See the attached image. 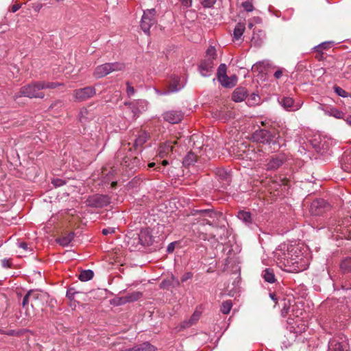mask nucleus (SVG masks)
Masks as SVG:
<instances>
[{"mask_svg": "<svg viewBox=\"0 0 351 351\" xmlns=\"http://www.w3.org/2000/svg\"><path fill=\"white\" fill-rule=\"evenodd\" d=\"M258 99H259V97H258V96L257 95L252 94L251 95L250 99H249L248 101L250 102V101L252 100V103L251 104H257L258 102Z\"/></svg>", "mask_w": 351, "mask_h": 351, "instance_id": "nucleus-51", "label": "nucleus"}, {"mask_svg": "<svg viewBox=\"0 0 351 351\" xmlns=\"http://www.w3.org/2000/svg\"><path fill=\"white\" fill-rule=\"evenodd\" d=\"M332 237L337 239H351V217L346 218L329 227Z\"/></svg>", "mask_w": 351, "mask_h": 351, "instance_id": "nucleus-3", "label": "nucleus"}, {"mask_svg": "<svg viewBox=\"0 0 351 351\" xmlns=\"http://www.w3.org/2000/svg\"><path fill=\"white\" fill-rule=\"evenodd\" d=\"M89 112L86 108L81 109L79 114V119L80 122L85 123L88 119H89Z\"/></svg>", "mask_w": 351, "mask_h": 351, "instance_id": "nucleus-37", "label": "nucleus"}, {"mask_svg": "<svg viewBox=\"0 0 351 351\" xmlns=\"http://www.w3.org/2000/svg\"><path fill=\"white\" fill-rule=\"evenodd\" d=\"M216 0H202V5L204 8H211L215 3Z\"/></svg>", "mask_w": 351, "mask_h": 351, "instance_id": "nucleus-44", "label": "nucleus"}, {"mask_svg": "<svg viewBox=\"0 0 351 351\" xmlns=\"http://www.w3.org/2000/svg\"><path fill=\"white\" fill-rule=\"evenodd\" d=\"M274 75L276 79H279L282 75V71L281 70H277Z\"/></svg>", "mask_w": 351, "mask_h": 351, "instance_id": "nucleus-58", "label": "nucleus"}, {"mask_svg": "<svg viewBox=\"0 0 351 351\" xmlns=\"http://www.w3.org/2000/svg\"><path fill=\"white\" fill-rule=\"evenodd\" d=\"M28 293H32V298H29L31 307L32 308H36L37 307H38V301L41 295L37 291H29Z\"/></svg>", "mask_w": 351, "mask_h": 351, "instance_id": "nucleus-31", "label": "nucleus"}, {"mask_svg": "<svg viewBox=\"0 0 351 351\" xmlns=\"http://www.w3.org/2000/svg\"><path fill=\"white\" fill-rule=\"evenodd\" d=\"M280 103L288 111H296L302 106V104L299 102L295 103L293 99L289 97L282 98Z\"/></svg>", "mask_w": 351, "mask_h": 351, "instance_id": "nucleus-12", "label": "nucleus"}, {"mask_svg": "<svg viewBox=\"0 0 351 351\" xmlns=\"http://www.w3.org/2000/svg\"><path fill=\"white\" fill-rule=\"evenodd\" d=\"M254 141L257 143L277 145L279 147L278 144L276 142V136L273 135L269 131L263 129L256 130L252 136Z\"/></svg>", "mask_w": 351, "mask_h": 351, "instance_id": "nucleus-5", "label": "nucleus"}, {"mask_svg": "<svg viewBox=\"0 0 351 351\" xmlns=\"http://www.w3.org/2000/svg\"><path fill=\"white\" fill-rule=\"evenodd\" d=\"M346 121L349 125L351 126V115L347 117V118L346 119Z\"/></svg>", "mask_w": 351, "mask_h": 351, "instance_id": "nucleus-60", "label": "nucleus"}, {"mask_svg": "<svg viewBox=\"0 0 351 351\" xmlns=\"http://www.w3.org/2000/svg\"><path fill=\"white\" fill-rule=\"evenodd\" d=\"M285 161L283 156L278 155L271 158L265 165L267 171H274L279 168Z\"/></svg>", "mask_w": 351, "mask_h": 351, "instance_id": "nucleus-14", "label": "nucleus"}, {"mask_svg": "<svg viewBox=\"0 0 351 351\" xmlns=\"http://www.w3.org/2000/svg\"><path fill=\"white\" fill-rule=\"evenodd\" d=\"M182 6L185 8H189L192 5V1L193 0H179Z\"/></svg>", "mask_w": 351, "mask_h": 351, "instance_id": "nucleus-46", "label": "nucleus"}, {"mask_svg": "<svg viewBox=\"0 0 351 351\" xmlns=\"http://www.w3.org/2000/svg\"><path fill=\"white\" fill-rule=\"evenodd\" d=\"M183 118V114L181 111L178 110H170L163 114V119L172 124L178 123Z\"/></svg>", "mask_w": 351, "mask_h": 351, "instance_id": "nucleus-11", "label": "nucleus"}, {"mask_svg": "<svg viewBox=\"0 0 351 351\" xmlns=\"http://www.w3.org/2000/svg\"><path fill=\"white\" fill-rule=\"evenodd\" d=\"M180 90H181V86L174 87L173 86H170L169 89L165 92H161L158 89L155 88V91L158 95H167L169 94L170 93L178 92Z\"/></svg>", "mask_w": 351, "mask_h": 351, "instance_id": "nucleus-38", "label": "nucleus"}, {"mask_svg": "<svg viewBox=\"0 0 351 351\" xmlns=\"http://www.w3.org/2000/svg\"><path fill=\"white\" fill-rule=\"evenodd\" d=\"M142 296V293L139 291H134L132 293H128L121 299L123 300L124 302H132L134 301H137Z\"/></svg>", "mask_w": 351, "mask_h": 351, "instance_id": "nucleus-22", "label": "nucleus"}, {"mask_svg": "<svg viewBox=\"0 0 351 351\" xmlns=\"http://www.w3.org/2000/svg\"><path fill=\"white\" fill-rule=\"evenodd\" d=\"M247 95V92L246 88L243 87H238L234 90L232 98L235 102H241L245 100Z\"/></svg>", "mask_w": 351, "mask_h": 351, "instance_id": "nucleus-15", "label": "nucleus"}, {"mask_svg": "<svg viewBox=\"0 0 351 351\" xmlns=\"http://www.w3.org/2000/svg\"><path fill=\"white\" fill-rule=\"evenodd\" d=\"M197 157L194 153L189 152L186 154L183 160V165L185 167H190L196 162Z\"/></svg>", "mask_w": 351, "mask_h": 351, "instance_id": "nucleus-29", "label": "nucleus"}, {"mask_svg": "<svg viewBox=\"0 0 351 351\" xmlns=\"http://www.w3.org/2000/svg\"><path fill=\"white\" fill-rule=\"evenodd\" d=\"M340 269L344 274L351 271V257H347L342 260L340 264Z\"/></svg>", "mask_w": 351, "mask_h": 351, "instance_id": "nucleus-28", "label": "nucleus"}, {"mask_svg": "<svg viewBox=\"0 0 351 351\" xmlns=\"http://www.w3.org/2000/svg\"><path fill=\"white\" fill-rule=\"evenodd\" d=\"M154 166H155V163H154V162H150V163H149V165H148V167H149V168H152V167H154Z\"/></svg>", "mask_w": 351, "mask_h": 351, "instance_id": "nucleus-63", "label": "nucleus"}, {"mask_svg": "<svg viewBox=\"0 0 351 351\" xmlns=\"http://www.w3.org/2000/svg\"><path fill=\"white\" fill-rule=\"evenodd\" d=\"M200 317V313L198 311H195L190 319L188 320L184 321L182 323L181 326L184 328H189L192 325L195 324L197 320Z\"/></svg>", "mask_w": 351, "mask_h": 351, "instance_id": "nucleus-21", "label": "nucleus"}, {"mask_svg": "<svg viewBox=\"0 0 351 351\" xmlns=\"http://www.w3.org/2000/svg\"><path fill=\"white\" fill-rule=\"evenodd\" d=\"M1 263H2V265L3 267H5V268H8V267H10V261L8 260V259H3L1 261Z\"/></svg>", "mask_w": 351, "mask_h": 351, "instance_id": "nucleus-54", "label": "nucleus"}, {"mask_svg": "<svg viewBox=\"0 0 351 351\" xmlns=\"http://www.w3.org/2000/svg\"><path fill=\"white\" fill-rule=\"evenodd\" d=\"M93 271L90 269H87L82 271L78 278L81 281L86 282L91 280L93 278Z\"/></svg>", "mask_w": 351, "mask_h": 351, "instance_id": "nucleus-30", "label": "nucleus"}, {"mask_svg": "<svg viewBox=\"0 0 351 351\" xmlns=\"http://www.w3.org/2000/svg\"><path fill=\"white\" fill-rule=\"evenodd\" d=\"M324 113L326 115L334 117L337 119H343L344 118V113L338 110L336 108L334 107H327L325 109H324Z\"/></svg>", "mask_w": 351, "mask_h": 351, "instance_id": "nucleus-18", "label": "nucleus"}, {"mask_svg": "<svg viewBox=\"0 0 351 351\" xmlns=\"http://www.w3.org/2000/svg\"><path fill=\"white\" fill-rule=\"evenodd\" d=\"M265 35V32L262 30H258V32H254L252 38V43L255 46L260 47L263 43Z\"/></svg>", "mask_w": 351, "mask_h": 351, "instance_id": "nucleus-19", "label": "nucleus"}, {"mask_svg": "<svg viewBox=\"0 0 351 351\" xmlns=\"http://www.w3.org/2000/svg\"><path fill=\"white\" fill-rule=\"evenodd\" d=\"M42 90H43L42 81L33 82L30 84L22 86L20 88V90L13 95V99L16 100L21 97H26L30 99H43L45 97V93L41 91Z\"/></svg>", "mask_w": 351, "mask_h": 351, "instance_id": "nucleus-2", "label": "nucleus"}, {"mask_svg": "<svg viewBox=\"0 0 351 351\" xmlns=\"http://www.w3.org/2000/svg\"><path fill=\"white\" fill-rule=\"evenodd\" d=\"M334 90H335V93L340 97H348V93L345 90H343L342 88H341L339 86H335L334 87Z\"/></svg>", "mask_w": 351, "mask_h": 351, "instance_id": "nucleus-40", "label": "nucleus"}, {"mask_svg": "<svg viewBox=\"0 0 351 351\" xmlns=\"http://www.w3.org/2000/svg\"><path fill=\"white\" fill-rule=\"evenodd\" d=\"M264 280L269 283H274L276 281L274 273L272 269L267 268L262 272Z\"/></svg>", "mask_w": 351, "mask_h": 351, "instance_id": "nucleus-24", "label": "nucleus"}, {"mask_svg": "<svg viewBox=\"0 0 351 351\" xmlns=\"http://www.w3.org/2000/svg\"><path fill=\"white\" fill-rule=\"evenodd\" d=\"M216 49L214 47L210 46L206 51V57L204 59H211L212 62H214V60L216 58Z\"/></svg>", "mask_w": 351, "mask_h": 351, "instance_id": "nucleus-35", "label": "nucleus"}, {"mask_svg": "<svg viewBox=\"0 0 351 351\" xmlns=\"http://www.w3.org/2000/svg\"><path fill=\"white\" fill-rule=\"evenodd\" d=\"M156 22V10L154 8L147 10L144 11V14L142 16L141 27L145 34L149 35L151 27L154 25Z\"/></svg>", "mask_w": 351, "mask_h": 351, "instance_id": "nucleus-6", "label": "nucleus"}, {"mask_svg": "<svg viewBox=\"0 0 351 351\" xmlns=\"http://www.w3.org/2000/svg\"><path fill=\"white\" fill-rule=\"evenodd\" d=\"M253 26H254V25H253V23H250L248 24V27H249V28H250V29H252V28L253 27Z\"/></svg>", "mask_w": 351, "mask_h": 351, "instance_id": "nucleus-64", "label": "nucleus"}, {"mask_svg": "<svg viewBox=\"0 0 351 351\" xmlns=\"http://www.w3.org/2000/svg\"><path fill=\"white\" fill-rule=\"evenodd\" d=\"M197 212L202 214V215H209L210 217H211L212 214V213L209 210H199Z\"/></svg>", "mask_w": 351, "mask_h": 351, "instance_id": "nucleus-56", "label": "nucleus"}, {"mask_svg": "<svg viewBox=\"0 0 351 351\" xmlns=\"http://www.w3.org/2000/svg\"><path fill=\"white\" fill-rule=\"evenodd\" d=\"M168 164H169V162H168V160H164L162 162V165L163 166H167Z\"/></svg>", "mask_w": 351, "mask_h": 351, "instance_id": "nucleus-61", "label": "nucleus"}, {"mask_svg": "<svg viewBox=\"0 0 351 351\" xmlns=\"http://www.w3.org/2000/svg\"><path fill=\"white\" fill-rule=\"evenodd\" d=\"M148 135L145 132H141L135 139L134 147L136 149L141 148L147 141Z\"/></svg>", "mask_w": 351, "mask_h": 351, "instance_id": "nucleus-20", "label": "nucleus"}, {"mask_svg": "<svg viewBox=\"0 0 351 351\" xmlns=\"http://www.w3.org/2000/svg\"><path fill=\"white\" fill-rule=\"evenodd\" d=\"M86 205L93 208H102L108 206L110 201L108 195L95 194L89 196L86 201Z\"/></svg>", "mask_w": 351, "mask_h": 351, "instance_id": "nucleus-8", "label": "nucleus"}, {"mask_svg": "<svg viewBox=\"0 0 351 351\" xmlns=\"http://www.w3.org/2000/svg\"><path fill=\"white\" fill-rule=\"evenodd\" d=\"M128 160L129 158L127 160L125 159L122 165L126 167H128L130 169H133L135 167H138L140 160L137 157H134L132 159V165L128 162Z\"/></svg>", "mask_w": 351, "mask_h": 351, "instance_id": "nucleus-33", "label": "nucleus"}, {"mask_svg": "<svg viewBox=\"0 0 351 351\" xmlns=\"http://www.w3.org/2000/svg\"><path fill=\"white\" fill-rule=\"evenodd\" d=\"M74 238V233L69 232L66 235L63 236L58 239L56 241L62 246H68Z\"/></svg>", "mask_w": 351, "mask_h": 351, "instance_id": "nucleus-23", "label": "nucleus"}, {"mask_svg": "<svg viewBox=\"0 0 351 351\" xmlns=\"http://www.w3.org/2000/svg\"><path fill=\"white\" fill-rule=\"evenodd\" d=\"M329 45H330V43H321L320 45L316 46L315 47V49L317 51H322L323 49H327L328 47H329Z\"/></svg>", "mask_w": 351, "mask_h": 351, "instance_id": "nucleus-45", "label": "nucleus"}, {"mask_svg": "<svg viewBox=\"0 0 351 351\" xmlns=\"http://www.w3.org/2000/svg\"><path fill=\"white\" fill-rule=\"evenodd\" d=\"M170 86H173L174 87H179V86H181V89L183 88V86H182V85H180V84H179V80H178V78H177V79H176V80H173V83H172V84H171V85H170Z\"/></svg>", "mask_w": 351, "mask_h": 351, "instance_id": "nucleus-57", "label": "nucleus"}, {"mask_svg": "<svg viewBox=\"0 0 351 351\" xmlns=\"http://www.w3.org/2000/svg\"><path fill=\"white\" fill-rule=\"evenodd\" d=\"M139 243L142 245H149L152 243V238L149 232L146 230H141L138 234Z\"/></svg>", "mask_w": 351, "mask_h": 351, "instance_id": "nucleus-16", "label": "nucleus"}, {"mask_svg": "<svg viewBox=\"0 0 351 351\" xmlns=\"http://www.w3.org/2000/svg\"><path fill=\"white\" fill-rule=\"evenodd\" d=\"M75 292L74 291V289H69L67 291H66V296L70 299V300H72L74 298V295H75Z\"/></svg>", "mask_w": 351, "mask_h": 351, "instance_id": "nucleus-52", "label": "nucleus"}, {"mask_svg": "<svg viewBox=\"0 0 351 351\" xmlns=\"http://www.w3.org/2000/svg\"><path fill=\"white\" fill-rule=\"evenodd\" d=\"M19 247L23 249L25 251H27L29 250L27 244L25 242L19 243Z\"/></svg>", "mask_w": 351, "mask_h": 351, "instance_id": "nucleus-55", "label": "nucleus"}, {"mask_svg": "<svg viewBox=\"0 0 351 351\" xmlns=\"http://www.w3.org/2000/svg\"><path fill=\"white\" fill-rule=\"evenodd\" d=\"M269 295L273 300H276V295L274 293H270Z\"/></svg>", "mask_w": 351, "mask_h": 351, "instance_id": "nucleus-62", "label": "nucleus"}, {"mask_svg": "<svg viewBox=\"0 0 351 351\" xmlns=\"http://www.w3.org/2000/svg\"><path fill=\"white\" fill-rule=\"evenodd\" d=\"M125 65L121 62L105 63L97 66L93 73L96 78H101L113 71H122Z\"/></svg>", "mask_w": 351, "mask_h": 351, "instance_id": "nucleus-4", "label": "nucleus"}, {"mask_svg": "<svg viewBox=\"0 0 351 351\" xmlns=\"http://www.w3.org/2000/svg\"><path fill=\"white\" fill-rule=\"evenodd\" d=\"M232 306V302L231 300L224 301L221 306V311L223 314H228Z\"/></svg>", "mask_w": 351, "mask_h": 351, "instance_id": "nucleus-34", "label": "nucleus"}, {"mask_svg": "<svg viewBox=\"0 0 351 351\" xmlns=\"http://www.w3.org/2000/svg\"><path fill=\"white\" fill-rule=\"evenodd\" d=\"M343 160L344 165H343V169L346 171L351 172V158H348V157H345Z\"/></svg>", "mask_w": 351, "mask_h": 351, "instance_id": "nucleus-42", "label": "nucleus"}, {"mask_svg": "<svg viewBox=\"0 0 351 351\" xmlns=\"http://www.w3.org/2000/svg\"><path fill=\"white\" fill-rule=\"evenodd\" d=\"M176 141H166L160 145L158 152L160 158L167 157L173 152V144H176Z\"/></svg>", "mask_w": 351, "mask_h": 351, "instance_id": "nucleus-13", "label": "nucleus"}, {"mask_svg": "<svg viewBox=\"0 0 351 351\" xmlns=\"http://www.w3.org/2000/svg\"><path fill=\"white\" fill-rule=\"evenodd\" d=\"M214 62L210 59H204L198 66V70L203 77H208L213 73Z\"/></svg>", "mask_w": 351, "mask_h": 351, "instance_id": "nucleus-10", "label": "nucleus"}, {"mask_svg": "<svg viewBox=\"0 0 351 351\" xmlns=\"http://www.w3.org/2000/svg\"><path fill=\"white\" fill-rule=\"evenodd\" d=\"M126 92L128 97H131L134 95L135 90L129 82H126Z\"/></svg>", "mask_w": 351, "mask_h": 351, "instance_id": "nucleus-43", "label": "nucleus"}, {"mask_svg": "<svg viewBox=\"0 0 351 351\" xmlns=\"http://www.w3.org/2000/svg\"><path fill=\"white\" fill-rule=\"evenodd\" d=\"M22 6V3H15L12 5L11 7V11L12 12H16L18 11Z\"/></svg>", "mask_w": 351, "mask_h": 351, "instance_id": "nucleus-53", "label": "nucleus"}, {"mask_svg": "<svg viewBox=\"0 0 351 351\" xmlns=\"http://www.w3.org/2000/svg\"><path fill=\"white\" fill-rule=\"evenodd\" d=\"M96 94L93 86H86L73 91V97L76 101H83L93 97Z\"/></svg>", "mask_w": 351, "mask_h": 351, "instance_id": "nucleus-9", "label": "nucleus"}, {"mask_svg": "<svg viewBox=\"0 0 351 351\" xmlns=\"http://www.w3.org/2000/svg\"><path fill=\"white\" fill-rule=\"evenodd\" d=\"M348 349L347 338L343 335L333 337L328 343V351H348Z\"/></svg>", "mask_w": 351, "mask_h": 351, "instance_id": "nucleus-7", "label": "nucleus"}, {"mask_svg": "<svg viewBox=\"0 0 351 351\" xmlns=\"http://www.w3.org/2000/svg\"><path fill=\"white\" fill-rule=\"evenodd\" d=\"M42 84L43 85V89L46 88H56L60 86H62V84L58 82H48L45 81H42Z\"/></svg>", "mask_w": 351, "mask_h": 351, "instance_id": "nucleus-39", "label": "nucleus"}, {"mask_svg": "<svg viewBox=\"0 0 351 351\" xmlns=\"http://www.w3.org/2000/svg\"><path fill=\"white\" fill-rule=\"evenodd\" d=\"M324 204V200L314 201L311 204V208H313L314 207L317 208L318 206H322Z\"/></svg>", "mask_w": 351, "mask_h": 351, "instance_id": "nucleus-50", "label": "nucleus"}, {"mask_svg": "<svg viewBox=\"0 0 351 351\" xmlns=\"http://www.w3.org/2000/svg\"><path fill=\"white\" fill-rule=\"evenodd\" d=\"M227 67L225 64H221L217 69V79L218 80L223 79L226 75Z\"/></svg>", "mask_w": 351, "mask_h": 351, "instance_id": "nucleus-36", "label": "nucleus"}, {"mask_svg": "<svg viewBox=\"0 0 351 351\" xmlns=\"http://www.w3.org/2000/svg\"><path fill=\"white\" fill-rule=\"evenodd\" d=\"M274 258L281 269L290 273L302 271L309 264L302 247L296 244L281 243L274 252Z\"/></svg>", "mask_w": 351, "mask_h": 351, "instance_id": "nucleus-1", "label": "nucleus"}, {"mask_svg": "<svg viewBox=\"0 0 351 351\" xmlns=\"http://www.w3.org/2000/svg\"><path fill=\"white\" fill-rule=\"evenodd\" d=\"M32 298V293H27L25 297L23 298V302H22V305H23V308H26V311H25V314L27 316L29 317L31 315V313L29 311V304L30 303V300H29V298Z\"/></svg>", "mask_w": 351, "mask_h": 351, "instance_id": "nucleus-32", "label": "nucleus"}, {"mask_svg": "<svg viewBox=\"0 0 351 351\" xmlns=\"http://www.w3.org/2000/svg\"><path fill=\"white\" fill-rule=\"evenodd\" d=\"M245 27L244 23H239L235 26L233 33L234 40H239L241 38L245 31Z\"/></svg>", "mask_w": 351, "mask_h": 351, "instance_id": "nucleus-25", "label": "nucleus"}, {"mask_svg": "<svg viewBox=\"0 0 351 351\" xmlns=\"http://www.w3.org/2000/svg\"><path fill=\"white\" fill-rule=\"evenodd\" d=\"M134 351H156V348L148 342L134 346Z\"/></svg>", "mask_w": 351, "mask_h": 351, "instance_id": "nucleus-26", "label": "nucleus"}, {"mask_svg": "<svg viewBox=\"0 0 351 351\" xmlns=\"http://www.w3.org/2000/svg\"><path fill=\"white\" fill-rule=\"evenodd\" d=\"M241 5L246 12H252L254 10V5L250 1L243 2Z\"/></svg>", "mask_w": 351, "mask_h": 351, "instance_id": "nucleus-41", "label": "nucleus"}, {"mask_svg": "<svg viewBox=\"0 0 351 351\" xmlns=\"http://www.w3.org/2000/svg\"><path fill=\"white\" fill-rule=\"evenodd\" d=\"M238 218L245 223L246 224H251L252 223V215L250 212L239 211L237 215Z\"/></svg>", "mask_w": 351, "mask_h": 351, "instance_id": "nucleus-27", "label": "nucleus"}, {"mask_svg": "<svg viewBox=\"0 0 351 351\" xmlns=\"http://www.w3.org/2000/svg\"><path fill=\"white\" fill-rule=\"evenodd\" d=\"M52 183L56 187H59L64 185L65 182L61 179H56L52 181Z\"/></svg>", "mask_w": 351, "mask_h": 351, "instance_id": "nucleus-48", "label": "nucleus"}, {"mask_svg": "<svg viewBox=\"0 0 351 351\" xmlns=\"http://www.w3.org/2000/svg\"><path fill=\"white\" fill-rule=\"evenodd\" d=\"M114 232H115V228H111V227L104 228L102 230V233H103L104 235H108V234H112Z\"/></svg>", "mask_w": 351, "mask_h": 351, "instance_id": "nucleus-47", "label": "nucleus"}, {"mask_svg": "<svg viewBox=\"0 0 351 351\" xmlns=\"http://www.w3.org/2000/svg\"><path fill=\"white\" fill-rule=\"evenodd\" d=\"M193 277V274L191 272L185 273L181 278L182 282H185Z\"/></svg>", "mask_w": 351, "mask_h": 351, "instance_id": "nucleus-49", "label": "nucleus"}, {"mask_svg": "<svg viewBox=\"0 0 351 351\" xmlns=\"http://www.w3.org/2000/svg\"><path fill=\"white\" fill-rule=\"evenodd\" d=\"M174 247L173 243H170L167 247V251L171 252L173 250Z\"/></svg>", "mask_w": 351, "mask_h": 351, "instance_id": "nucleus-59", "label": "nucleus"}, {"mask_svg": "<svg viewBox=\"0 0 351 351\" xmlns=\"http://www.w3.org/2000/svg\"><path fill=\"white\" fill-rule=\"evenodd\" d=\"M220 84L226 88H232L237 84V77L236 75L228 76L227 75L219 80Z\"/></svg>", "mask_w": 351, "mask_h": 351, "instance_id": "nucleus-17", "label": "nucleus"}]
</instances>
